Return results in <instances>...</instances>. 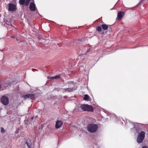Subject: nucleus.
I'll list each match as a JSON object with an SVG mask.
<instances>
[{
  "mask_svg": "<svg viewBox=\"0 0 148 148\" xmlns=\"http://www.w3.org/2000/svg\"><path fill=\"white\" fill-rule=\"evenodd\" d=\"M80 108L84 111L92 112L93 110V108L92 106L87 104L81 105Z\"/></svg>",
  "mask_w": 148,
  "mask_h": 148,
  "instance_id": "obj_1",
  "label": "nucleus"
},
{
  "mask_svg": "<svg viewBox=\"0 0 148 148\" xmlns=\"http://www.w3.org/2000/svg\"><path fill=\"white\" fill-rule=\"evenodd\" d=\"M130 123L134 126L133 128L135 130H142L144 129V125L140 123H134L132 121H130Z\"/></svg>",
  "mask_w": 148,
  "mask_h": 148,
  "instance_id": "obj_2",
  "label": "nucleus"
},
{
  "mask_svg": "<svg viewBox=\"0 0 148 148\" xmlns=\"http://www.w3.org/2000/svg\"><path fill=\"white\" fill-rule=\"evenodd\" d=\"M145 136V133L142 131L138 135L137 139V141L138 143H141L143 140Z\"/></svg>",
  "mask_w": 148,
  "mask_h": 148,
  "instance_id": "obj_3",
  "label": "nucleus"
},
{
  "mask_svg": "<svg viewBox=\"0 0 148 148\" xmlns=\"http://www.w3.org/2000/svg\"><path fill=\"white\" fill-rule=\"evenodd\" d=\"M1 102L4 105H7L9 102V99L8 97L5 96L2 97L1 98Z\"/></svg>",
  "mask_w": 148,
  "mask_h": 148,
  "instance_id": "obj_4",
  "label": "nucleus"
},
{
  "mask_svg": "<svg viewBox=\"0 0 148 148\" xmlns=\"http://www.w3.org/2000/svg\"><path fill=\"white\" fill-rule=\"evenodd\" d=\"M31 1H34V0H19V3L21 5H25L27 6L29 5Z\"/></svg>",
  "mask_w": 148,
  "mask_h": 148,
  "instance_id": "obj_5",
  "label": "nucleus"
},
{
  "mask_svg": "<svg viewBox=\"0 0 148 148\" xmlns=\"http://www.w3.org/2000/svg\"><path fill=\"white\" fill-rule=\"evenodd\" d=\"M4 16V17L3 18V22H5L7 25L12 26V19L10 18H8L7 17Z\"/></svg>",
  "mask_w": 148,
  "mask_h": 148,
  "instance_id": "obj_6",
  "label": "nucleus"
},
{
  "mask_svg": "<svg viewBox=\"0 0 148 148\" xmlns=\"http://www.w3.org/2000/svg\"><path fill=\"white\" fill-rule=\"evenodd\" d=\"M23 97L25 99H29L32 100L35 98V95L33 94H27L24 95Z\"/></svg>",
  "mask_w": 148,
  "mask_h": 148,
  "instance_id": "obj_7",
  "label": "nucleus"
},
{
  "mask_svg": "<svg viewBox=\"0 0 148 148\" xmlns=\"http://www.w3.org/2000/svg\"><path fill=\"white\" fill-rule=\"evenodd\" d=\"M30 3L29 5V9L32 11H35L37 9L36 6L34 3V1H32Z\"/></svg>",
  "mask_w": 148,
  "mask_h": 148,
  "instance_id": "obj_8",
  "label": "nucleus"
},
{
  "mask_svg": "<svg viewBox=\"0 0 148 148\" xmlns=\"http://www.w3.org/2000/svg\"><path fill=\"white\" fill-rule=\"evenodd\" d=\"M98 129L97 125L95 124H91L88 125L87 130H95Z\"/></svg>",
  "mask_w": 148,
  "mask_h": 148,
  "instance_id": "obj_9",
  "label": "nucleus"
},
{
  "mask_svg": "<svg viewBox=\"0 0 148 148\" xmlns=\"http://www.w3.org/2000/svg\"><path fill=\"white\" fill-rule=\"evenodd\" d=\"M9 6L8 10L9 11H15L16 9V6L11 3H9L8 4Z\"/></svg>",
  "mask_w": 148,
  "mask_h": 148,
  "instance_id": "obj_10",
  "label": "nucleus"
},
{
  "mask_svg": "<svg viewBox=\"0 0 148 148\" xmlns=\"http://www.w3.org/2000/svg\"><path fill=\"white\" fill-rule=\"evenodd\" d=\"M125 12H121V11L118 12L117 14V18L119 20H121Z\"/></svg>",
  "mask_w": 148,
  "mask_h": 148,
  "instance_id": "obj_11",
  "label": "nucleus"
},
{
  "mask_svg": "<svg viewBox=\"0 0 148 148\" xmlns=\"http://www.w3.org/2000/svg\"><path fill=\"white\" fill-rule=\"evenodd\" d=\"M62 122L58 120L56 124L55 127L57 129H58L62 125Z\"/></svg>",
  "mask_w": 148,
  "mask_h": 148,
  "instance_id": "obj_12",
  "label": "nucleus"
},
{
  "mask_svg": "<svg viewBox=\"0 0 148 148\" xmlns=\"http://www.w3.org/2000/svg\"><path fill=\"white\" fill-rule=\"evenodd\" d=\"M62 89V92H64L66 91H68L69 92H71L73 91L75 89H73V88H68L64 89Z\"/></svg>",
  "mask_w": 148,
  "mask_h": 148,
  "instance_id": "obj_13",
  "label": "nucleus"
},
{
  "mask_svg": "<svg viewBox=\"0 0 148 148\" xmlns=\"http://www.w3.org/2000/svg\"><path fill=\"white\" fill-rule=\"evenodd\" d=\"M83 99L87 101H90V98L88 95H84Z\"/></svg>",
  "mask_w": 148,
  "mask_h": 148,
  "instance_id": "obj_14",
  "label": "nucleus"
},
{
  "mask_svg": "<svg viewBox=\"0 0 148 148\" xmlns=\"http://www.w3.org/2000/svg\"><path fill=\"white\" fill-rule=\"evenodd\" d=\"M101 26L102 29L105 30H107L108 28V25L105 24L101 25Z\"/></svg>",
  "mask_w": 148,
  "mask_h": 148,
  "instance_id": "obj_15",
  "label": "nucleus"
},
{
  "mask_svg": "<svg viewBox=\"0 0 148 148\" xmlns=\"http://www.w3.org/2000/svg\"><path fill=\"white\" fill-rule=\"evenodd\" d=\"M61 77L60 75H56L54 77H52L51 78L53 79H56L59 78Z\"/></svg>",
  "mask_w": 148,
  "mask_h": 148,
  "instance_id": "obj_16",
  "label": "nucleus"
},
{
  "mask_svg": "<svg viewBox=\"0 0 148 148\" xmlns=\"http://www.w3.org/2000/svg\"><path fill=\"white\" fill-rule=\"evenodd\" d=\"M28 140L26 142V143L28 147L29 148H31V142H28Z\"/></svg>",
  "mask_w": 148,
  "mask_h": 148,
  "instance_id": "obj_17",
  "label": "nucleus"
},
{
  "mask_svg": "<svg viewBox=\"0 0 148 148\" xmlns=\"http://www.w3.org/2000/svg\"><path fill=\"white\" fill-rule=\"evenodd\" d=\"M101 26H99L97 27L96 29L98 32H101Z\"/></svg>",
  "mask_w": 148,
  "mask_h": 148,
  "instance_id": "obj_18",
  "label": "nucleus"
},
{
  "mask_svg": "<svg viewBox=\"0 0 148 148\" xmlns=\"http://www.w3.org/2000/svg\"><path fill=\"white\" fill-rule=\"evenodd\" d=\"M45 124H43L41 125L40 126H39L38 127V130H40L41 129H43V127L44 125H45Z\"/></svg>",
  "mask_w": 148,
  "mask_h": 148,
  "instance_id": "obj_19",
  "label": "nucleus"
},
{
  "mask_svg": "<svg viewBox=\"0 0 148 148\" xmlns=\"http://www.w3.org/2000/svg\"><path fill=\"white\" fill-rule=\"evenodd\" d=\"M88 131L91 133H94L97 130H88Z\"/></svg>",
  "mask_w": 148,
  "mask_h": 148,
  "instance_id": "obj_20",
  "label": "nucleus"
},
{
  "mask_svg": "<svg viewBox=\"0 0 148 148\" xmlns=\"http://www.w3.org/2000/svg\"><path fill=\"white\" fill-rule=\"evenodd\" d=\"M11 37L14 39H16V40H17V38L16 36H11Z\"/></svg>",
  "mask_w": 148,
  "mask_h": 148,
  "instance_id": "obj_21",
  "label": "nucleus"
},
{
  "mask_svg": "<svg viewBox=\"0 0 148 148\" xmlns=\"http://www.w3.org/2000/svg\"><path fill=\"white\" fill-rule=\"evenodd\" d=\"M5 131V130H1V132L2 133H4Z\"/></svg>",
  "mask_w": 148,
  "mask_h": 148,
  "instance_id": "obj_22",
  "label": "nucleus"
},
{
  "mask_svg": "<svg viewBox=\"0 0 148 148\" xmlns=\"http://www.w3.org/2000/svg\"><path fill=\"white\" fill-rule=\"evenodd\" d=\"M1 84H0V90H2V89H1Z\"/></svg>",
  "mask_w": 148,
  "mask_h": 148,
  "instance_id": "obj_23",
  "label": "nucleus"
},
{
  "mask_svg": "<svg viewBox=\"0 0 148 148\" xmlns=\"http://www.w3.org/2000/svg\"><path fill=\"white\" fill-rule=\"evenodd\" d=\"M142 148H148L146 146L143 147Z\"/></svg>",
  "mask_w": 148,
  "mask_h": 148,
  "instance_id": "obj_24",
  "label": "nucleus"
},
{
  "mask_svg": "<svg viewBox=\"0 0 148 148\" xmlns=\"http://www.w3.org/2000/svg\"><path fill=\"white\" fill-rule=\"evenodd\" d=\"M143 1V0H141L138 3V4H139L140 3L142 2Z\"/></svg>",
  "mask_w": 148,
  "mask_h": 148,
  "instance_id": "obj_25",
  "label": "nucleus"
},
{
  "mask_svg": "<svg viewBox=\"0 0 148 148\" xmlns=\"http://www.w3.org/2000/svg\"><path fill=\"white\" fill-rule=\"evenodd\" d=\"M83 40H84V39H79V41H83Z\"/></svg>",
  "mask_w": 148,
  "mask_h": 148,
  "instance_id": "obj_26",
  "label": "nucleus"
},
{
  "mask_svg": "<svg viewBox=\"0 0 148 148\" xmlns=\"http://www.w3.org/2000/svg\"><path fill=\"white\" fill-rule=\"evenodd\" d=\"M19 43L20 42H21V41H18V40L17 39V40H16Z\"/></svg>",
  "mask_w": 148,
  "mask_h": 148,
  "instance_id": "obj_27",
  "label": "nucleus"
},
{
  "mask_svg": "<svg viewBox=\"0 0 148 148\" xmlns=\"http://www.w3.org/2000/svg\"><path fill=\"white\" fill-rule=\"evenodd\" d=\"M1 130H4V129L3 128H2V127H1Z\"/></svg>",
  "mask_w": 148,
  "mask_h": 148,
  "instance_id": "obj_28",
  "label": "nucleus"
},
{
  "mask_svg": "<svg viewBox=\"0 0 148 148\" xmlns=\"http://www.w3.org/2000/svg\"><path fill=\"white\" fill-rule=\"evenodd\" d=\"M109 30L110 31V30H111V27L110 28H109Z\"/></svg>",
  "mask_w": 148,
  "mask_h": 148,
  "instance_id": "obj_29",
  "label": "nucleus"
},
{
  "mask_svg": "<svg viewBox=\"0 0 148 148\" xmlns=\"http://www.w3.org/2000/svg\"><path fill=\"white\" fill-rule=\"evenodd\" d=\"M90 50V49H89L87 51V53Z\"/></svg>",
  "mask_w": 148,
  "mask_h": 148,
  "instance_id": "obj_30",
  "label": "nucleus"
},
{
  "mask_svg": "<svg viewBox=\"0 0 148 148\" xmlns=\"http://www.w3.org/2000/svg\"><path fill=\"white\" fill-rule=\"evenodd\" d=\"M33 118H34V117H32V119H33Z\"/></svg>",
  "mask_w": 148,
  "mask_h": 148,
  "instance_id": "obj_31",
  "label": "nucleus"
},
{
  "mask_svg": "<svg viewBox=\"0 0 148 148\" xmlns=\"http://www.w3.org/2000/svg\"><path fill=\"white\" fill-rule=\"evenodd\" d=\"M18 133V131H17L16 132H15V133Z\"/></svg>",
  "mask_w": 148,
  "mask_h": 148,
  "instance_id": "obj_32",
  "label": "nucleus"
}]
</instances>
